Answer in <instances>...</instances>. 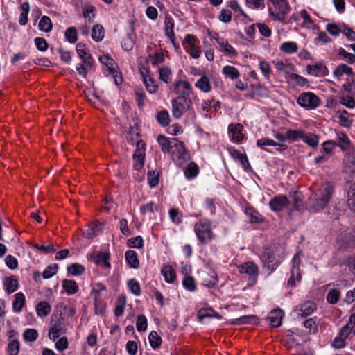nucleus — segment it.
<instances>
[{
	"mask_svg": "<svg viewBox=\"0 0 355 355\" xmlns=\"http://www.w3.org/2000/svg\"><path fill=\"white\" fill-rule=\"evenodd\" d=\"M333 193V187L327 183L322 184L307 200V205L313 211L323 209Z\"/></svg>",
	"mask_w": 355,
	"mask_h": 355,
	"instance_id": "1",
	"label": "nucleus"
},
{
	"mask_svg": "<svg viewBox=\"0 0 355 355\" xmlns=\"http://www.w3.org/2000/svg\"><path fill=\"white\" fill-rule=\"evenodd\" d=\"M195 232L202 243H206L214 238L211 222L205 218L200 220L195 225Z\"/></svg>",
	"mask_w": 355,
	"mask_h": 355,
	"instance_id": "2",
	"label": "nucleus"
},
{
	"mask_svg": "<svg viewBox=\"0 0 355 355\" xmlns=\"http://www.w3.org/2000/svg\"><path fill=\"white\" fill-rule=\"evenodd\" d=\"M172 114L175 119H180L192 105L190 98L178 96L172 101Z\"/></svg>",
	"mask_w": 355,
	"mask_h": 355,
	"instance_id": "3",
	"label": "nucleus"
},
{
	"mask_svg": "<svg viewBox=\"0 0 355 355\" xmlns=\"http://www.w3.org/2000/svg\"><path fill=\"white\" fill-rule=\"evenodd\" d=\"M297 103L306 110H313L319 106L320 98L313 92H303L297 99Z\"/></svg>",
	"mask_w": 355,
	"mask_h": 355,
	"instance_id": "4",
	"label": "nucleus"
},
{
	"mask_svg": "<svg viewBox=\"0 0 355 355\" xmlns=\"http://www.w3.org/2000/svg\"><path fill=\"white\" fill-rule=\"evenodd\" d=\"M273 5L270 8V15L274 16L277 19L283 21L285 15L289 10V5L286 0H269Z\"/></svg>",
	"mask_w": 355,
	"mask_h": 355,
	"instance_id": "5",
	"label": "nucleus"
},
{
	"mask_svg": "<svg viewBox=\"0 0 355 355\" xmlns=\"http://www.w3.org/2000/svg\"><path fill=\"white\" fill-rule=\"evenodd\" d=\"M196 42H199L198 38L191 34H187L182 42L186 51L194 59H198L201 53L200 48L196 45Z\"/></svg>",
	"mask_w": 355,
	"mask_h": 355,
	"instance_id": "6",
	"label": "nucleus"
},
{
	"mask_svg": "<svg viewBox=\"0 0 355 355\" xmlns=\"http://www.w3.org/2000/svg\"><path fill=\"white\" fill-rule=\"evenodd\" d=\"M238 270L241 274L249 275L248 284L253 285L256 283L259 275L258 266L252 261L245 262L238 266Z\"/></svg>",
	"mask_w": 355,
	"mask_h": 355,
	"instance_id": "7",
	"label": "nucleus"
},
{
	"mask_svg": "<svg viewBox=\"0 0 355 355\" xmlns=\"http://www.w3.org/2000/svg\"><path fill=\"white\" fill-rule=\"evenodd\" d=\"M54 318H56V320L53 324L49 331V337L53 341L58 338L60 334H64L66 332V328L63 322L62 314H60L59 318H58L57 315H53L51 320L52 322L54 321Z\"/></svg>",
	"mask_w": 355,
	"mask_h": 355,
	"instance_id": "8",
	"label": "nucleus"
},
{
	"mask_svg": "<svg viewBox=\"0 0 355 355\" xmlns=\"http://www.w3.org/2000/svg\"><path fill=\"white\" fill-rule=\"evenodd\" d=\"M263 267L266 268L270 272L275 270L279 264V260L277 258L274 251L271 249H267L261 256Z\"/></svg>",
	"mask_w": 355,
	"mask_h": 355,
	"instance_id": "9",
	"label": "nucleus"
},
{
	"mask_svg": "<svg viewBox=\"0 0 355 355\" xmlns=\"http://www.w3.org/2000/svg\"><path fill=\"white\" fill-rule=\"evenodd\" d=\"M172 142L174 143L173 148H175L174 151H173V159L176 162H179L181 159L183 161L187 160L189 158V155L184 143L176 138H173Z\"/></svg>",
	"mask_w": 355,
	"mask_h": 355,
	"instance_id": "10",
	"label": "nucleus"
},
{
	"mask_svg": "<svg viewBox=\"0 0 355 355\" xmlns=\"http://www.w3.org/2000/svg\"><path fill=\"white\" fill-rule=\"evenodd\" d=\"M343 164V172L348 174L349 178H353L355 174V148L350 149L345 155Z\"/></svg>",
	"mask_w": 355,
	"mask_h": 355,
	"instance_id": "11",
	"label": "nucleus"
},
{
	"mask_svg": "<svg viewBox=\"0 0 355 355\" xmlns=\"http://www.w3.org/2000/svg\"><path fill=\"white\" fill-rule=\"evenodd\" d=\"M145 143L143 141H139L137 143V149L133 155V159L135 161L134 168L136 170H139L144 165V153Z\"/></svg>",
	"mask_w": 355,
	"mask_h": 355,
	"instance_id": "12",
	"label": "nucleus"
},
{
	"mask_svg": "<svg viewBox=\"0 0 355 355\" xmlns=\"http://www.w3.org/2000/svg\"><path fill=\"white\" fill-rule=\"evenodd\" d=\"M76 51L81 58L82 62L91 69L93 67L94 60L91 54L87 51L85 44L82 43L77 44Z\"/></svg>",
	"mask_w": 355,
	"mask_h": 355,
	"instance_id": "13",
	"label": "nucleus"
},
{
	"mask_svg": "<svg viewBox=\"0 0 355 355\" xmlns=\"http://www.w3.org/2000/svg\"><path fill=\"white\" fill-rule=\"evenodd\" d=\"M288 204V200L286 196L279 195L272 198L270 202V208L274 211H282Z\"/></svg>",
	"mask_w": 355,
	"mask_h": 355,
	"instance_id": "14",
	"label": "nucleus"
},
{
	"mask_svg": "<svg viewBox=\"0 0 355 355\" xmlns=\"http://www.w3.org/2000/svg\"><path fill=\"white\" fill-rule=\"evenodd\" d=\"M174 91L175 94H178V96L189 98V96L191 93L192 88L188 82L179 80L175 83Z\"/></svg>",
	"mask_w": 355,
	"mask_h": 355,
	"instance_id": "15",
	"label": "nucleus"
},
{
	"mask_svg": "<svg viewBox=\"0 0 355 355\" xmlns=\"http://www.w3.org/2000/svg\"><path fill=\"white\" fill-rule=\"evenodd\" d=\"M316 309V304L312 301H306L296 307L295 311L301 317H306L313 313Z\"/></svg>",
	"mask_w": 355,
	"mask_h": 355,
	"instance_id": "16",
	"label": "nucleus"
},
{
	"mask_svg": "<svg viewBox=\"0 0 355 355\" xmlns=\"http://www.w3.org/2000/svg\"><path fill=\"white\" fill-rule=\"evenodd\" d=\"M3 286L8 294L14 293L19 287L18 280L15 275L6 277L3 279Z\"/></svg>",
	"mask_w": 355,
	"mask_h": 355,
	"instance_id": "17",
	"label": "nucleus"
},
{
	"mask_svg": "<svg viewBox=\"0 0 355 355\" xmlns=\"http://www.w3.org/2000/svg\"><path fill=\"white\" fill-rule=\"evenodd\" d=\"M306 71L309 74L314 76H324L327 73V68L322 63L313 65H307Z\"/></svg>",
	"mask_w": 355,
	"mask_h": 355,
	"instance_id": "18",
	"label": "nucleus"
},
{
	"mask_svg": "<svg viewBox=\"0 0 355 355\" xmlns=\"http://www.w3.org/2000/svg\"><path fill=\"white\" fill-rule=\"evenodd\" d=\"M243 129V126L241 123L236 124H230L228 126V130L232 134V139L236 142H240L243 139V133L242 130Z\"/></svg>",
	"mask_w": 355,
	"mask_h": 355,
	"instance_id": "19",
	"label": "nucleus"
},
{
	"mask_svg": "<svg viewBox=\"0 0 355 355\" xmlns=\"http://www.w3.org/2000/svg\"><path fill=\"white\" fill-rule=\"evenodd\" d=\"M283 312L280 309L272 311L268 318L270 324L272 327H278L281 325Z\"/></svg>",
	"mask_w": 355,
	"mask_h": 355,
	"instance_id": "20",
	"label": "nucleus"
},
{
	"mask_svg": "<svg viewBox=\"0 0 355 355\" xmlns=\"http://www.w3.org/2000/svg\"><path fill=\"white\" fill-rule=\"evenodd\" d=\"M164 24L165 35L170 39L171 42H173V39L175 37V33L173 31L175 24L173 17L169 15H166Z\"/></svg>",
	"mask_w": 355,
	"mask_h": 355,
	"instance_id": "21",
	"label": "nucleus"
},
{
	"mask_svg": "<svg viewBox=\"0 0 355 355\" xmlns=\"http://www.w3.org/2000/svg\"><path fill=\"white\" fill-rule=\"evenodd\" d=\"M257 322L258 318L256 315H250L234 319L230 322V324L233 325H240L244 324H257Z\"/></svg>",
	"mask_w": 355,
	"mask_h": 355,
	"instance_id": "22",
	"label": "nucleus"
},
{
	"mask_svg": "<svg viewBox=\"0 0 355 355\" xmlns=\"http://www.w3.org/2000/svg\"><path fill=\"white\" fill-rule=\"evenodd\" d=\"M63 289L69 294L73 295L78 291V286L76 281L71 279H64L62 282Z\"/></svg>",
	"mask_w": 355,
	"mask_h": 355,
	"instance_id": "23",
	"label": "nucleus"
},
{
	"mask_svg": "<svg viewBox=\"0 0 355 355\" xmlns=\"http://www.w3.org/2000/svg\"><path fill=\"white\" fill-rule=\"evenodd\" d=\"M343 74H347L349 76H354L352 68L345 64H341L334 70V75L337 78L340 79Z\"/></svg>",
	"mask_w": 355,
	"mask_h": 355,
	"instance_id": "24",
	"label": "nucleus"
},
{
	"mask_svg": "<svg viewBox=\"0 0 355 355\" xmlns=\"http://www.w3.org/2000/svg\"><path fill=\"white\" fill-rule=\"evenodd\" d=\"M37 314L39 317L47 316L51 311V306L47 302H40L35 307Z\"/></svg>",
	"mask_w": 355,
	"mask_h": 355,
	"instance_id": "25",
	"label": "nucleus"
},
{
	"mask_svg": "<svg viewBox=\"0 0 355 355\" xmlns=\"http://www.w3.org/2000/svg\"><path fill=\"white\" fill-rule=\"evenodd\" d=\"M162 275L168 283H173L176 279V272L171 266H165L161 270Z\"/></svg>",
	"mask_w": 355,
	"mask_h": 355,
	"instance_id": "26",
	"label": "nucleus"
},
{
	"mask_svg": "<svg viewBox=\"0 0 355 355\" xmlns=\"http://www.w3.org/2000/svg\"><path fill=\"white\" fill-rule=\"evenodd\" d=\"M141 73L144 78V82L146 85V89L151 94L156 93L158 89V85L155 84V80L153 78L145 74L143 71H141Z\"/></svg>",
	"mask_w": 355,
	"mask_h": 355,
	"instance_id": "27",
	"label": "nucleus"
},
{
	"mask_svg": "<svg viewBox=\"0 0 355 355\" xmlns=\"http://www.w3.org/2000/svg\"><path fill=\"white\" fill-rule=\"evenodd\" d=\"M25 296L22 293H17L15 294V300L12 303V308L14 311L20 312L25 305Z\"/></svg>",
	"mask_w": 355,
	"mask_h": 355,
	"instance_id": "28",
	"label": "nucleus"
},
{
	"mask_svg": "<svg viewBox=\"0 0 355 355\" xmlns=\"http://www.w3.org/2000/svg\"><path fill=\"white\" fill-rule=\"evenodd\" d=\"M337 146H339L343 150H347L350 147V140L348 137L343 132L337 133Z\"/></svg>",
	"mask_w": 355,
	"mask_h": 355,
	"instance_id": "29",
	"label": "nucleus"
},
{
	"mask_svg": "<svg viewBox=\"0 0 355 355\" xmlns=\"http://www.w3.org/2000/svg\"><path fill=\"white\" fill-rule=\"evenodd\" d=\"M157 141L164 153H169L174 146V143L172 142V139L169 140L164 135H159L157 137Z\"/></svg>",
	"mask_w": 355,
	"mask_h": 355,
	"instance_id": "30",
	"label": "nucleus"
},
{
	"mask_svg": "<svg viewBox=\"0 0 355 355\" xmlns=\"http://www.w3.org/2000/svg\"><path fill=\"white\" fill-rule=\"evenodd\" d=\"M94 262L97 265L103 266L107 268H110V263L109 262L110 259V254L108 253H104L102 252H99L95 257H94Z\"/></svg>",
	"mask_w": 355,
	"mask_h": 355,
	"instance_id": "31",
	"label": "nucleus"
},
{
	"mask_svg": "<svg viewBox=\"0 0 355 355\" xmlns=\"http://www.w3.org/2000/svg\"><path fill=\"white\" fill-rule=\"evenodd\" d=\"M125 259L128 263L134 268L139 266V261L135 251L129 250L125 252Z\"/></svg>",
	"mask_w": 355,
	"mask_h": 355,
	"instance_id": "32",
	"label": "nucleus"
},
{
	"mask_svg": "<svg viewBox=\"0 0 355 355\" xmlns=\"http://www.w3.org/2000/svg\"><path fill=\"white\" fill-rule=\"evenodd\" d=\"M195 86L203 92H209L211 90V86L209 80L206 76H202L196 83Z\"/></svg>",
	"mask_w": 355,
	"mask_h": 355,
	"instance_id": "33",
	"label": "nucleus"
},
{
	"mask_svg": "<svg viewBox=\"0 0 355 355\" xmlns=\"http://www.w3.org/2000/svg\"><path fill=\"white\" fill-rule=\"evenodd\" d=\"M104 35L105 31L102 25L97 24L93 26L92 31V37L94 40L96 42L101 41L104 37Z\"/></svg>",
	"mask_w": 355,
	"mask_h": 355,
	"instance_id": "34",
	"label": "nucleus"
},
{
	"mask_svg": "<svg viewBox=\"0 0 355 355\" xmlns=\"http://www.w3.org/2000/svg\"><path fill=\"white\" fill-rule=\"evenodd\" d=\"M126 297L123 295H120L117 299L114 309V315L116 317H119L123 315Z\"/></svg>",
	"mask_w": 355,
	"mask_h": 355,
	"instance_id": "35",
	"label": "nucleus"
},
{
	"mask_svg": "<svg viewBox=\"0 0 355 355\" xmlns=\"http://www.w3.org/2000/svg\"><path fill=\"white\" fill-rule=\"evenodd\" d=\"M305 328L309 329V334H315L318 330V321L316 317L307 319L304 322Z\"/></svg>",
	"mask_w": 355,
	"mask_h": 355,
	"instance_id": "36",
	"label": "nucleus"
},
{
	"mask_svg": "<svg viewBox=\"0 0 355 355\" xmlns=\"http://www.w3.org/2000/svg\"><path fill=\"white\" fill-rule=\"evenodd\" d=\"M199 172L198 165L194 162H191L188 164L184 170V175L187 178L191 179L195 178Z\"/></svg>",
	"mask_w": 355,
	"mask_h": 355,
	"instance_id": "37",
	"label": "nucleus"
},
{
	"mask_svg": "<svg viewBox=\"0 0 355 355\" xmlns=\"http://www.w3.org/2000/svg\"><path fill=\"white\" fill-rule=\"evenodd\" d=\"M302 279V275L300 272V268L293 267L291 270V276L288 281V285L290 286H295V279L297 281H300Z\"/></svg>",
	"mask_w": 355,
	"mask_h": 355,
	"instance_id": "38",
	"label": "nucleus"
},
{
	"mask_svg": "<svg viewBox=\"0 0 355 355\" xmlns=\"http://www.w3.org/2000/svg\"><path fill=\"white\" fill-rule=\"evenodd\" d=\"M39 28L44 32H50L52 30V22L49 17L43 16L38 24Z\"/></svg>",
	"mask_w": 355,
	"mask_h": 355,
	"instance_id": "39",
	"label": "nucleus"
},
{
	"mask_svg": "<svg viewBox=\"0 0 355 355\" xmlns=\"http://www.w3.org/2000/svg\"><path fill=\"white\" fill-rule=\"evenodd\" d=\"M302 140L313 148H315L318 145V137L313 133L306 134L304 132Z\"/></svg>",
	"mask_w": 355,
	"mask_h": 355,
	"instance_id": "40",
	"label": "nucleus"
},
{
	"mask_svg": "<svg viewBox=\"0 0 355 355\" xmlns=\"http://www.w3.org/2000/svg\"><path fill=\"white\" fill-rule=\"evenodd\" d=\"M297 44L294 42H286L282 44L280 50L285 53H293L297 51Z\"/></svg>",
	"mask_w": 355,
	"mask_h": 355,
	"instance_id": "41",
	"label": "nucleus"
},
{
	"mask_svg": "<svg viewBox=\"0 0 355 355\" xmlns=\"http://www.w3.org/2000/svg\"><path fill=\"white\" fill-rule=\"evenodd\" d=\"M347 198V204L349 209L355 212V182L349 187Z\"/></svg>",
	"mask_w": 355,
	"mask_h": 355,
	"instance_id": "42",
	"label": "nucleus"
},
{
	"mask_svg": "<svg viewBox=\"0 0 355 355\" xmlns=\"http://www.w3.org/2000/svg\"><path fill=\"white\" fill-rule=\"evenodd\" d=\"M337 146L333 141H327L322 144L321 152L329 157L334 155V149Z\"/></svg>",
	"mask_w": 355,
	"mask_h": 355,
	"instance_id": "43",
	"label": "nucleus"
},
{
	"mask_svg": "<svg viewBox=\"0 0 355 355\" xmlns=\"http://www.w3.org/2000/svg\"><path fill=\"white\" fill-rule=\"evenodd\" d=\"M148 340L150 344V346L153 349H157L160 347L162 344V338L158 335L157 331H153L150 333L148 336Z\"/></svg>",
	"mask_w": 355,
	"mask_h": 355,
	"instance_id": "44",
	"label": "nucleus"
},
{
	"mask_svg": "<svg viewBox=\"0 0 355 355\" xmlns=\"http://www.w3.org/2000/svg\"><path fill=\"white\" fill-rule=\"evenodd\" d=\"M99 60L101 62L105 65L107 67V69L109 70L110 73H114V68H115V62L112 58H111L108 55H103L99 58Z\"/></svg>",
	"mask_w": 355,
	"mask_h": 355,
	"instance_id": "45",
	"label": "nucleus"
},
{
	"mask_svg": "<svg viewBox=\"0 0 355 355\" xmlns=\"http://www.w3.org/2000/svg\"><path fill=\"white\" fill-rule=\"evenodd\" d=\"M304 131L302 130H288L286 132L287 139L292 141L302 139V137H304Z\"/></svg>",
	"mask_w": 355,
	"mask_h": 355,
	"instance_id": "46",
	"label": "nucleus"
},
{
	"mask_svg": "<svg viewBox=\"0 0 355 355\" xmlns=\"http://www.w3.org/2000/svg\"><path fill=\"white\" fill-rule=\"evenodd\" d=\"M85 270L84 266L79 263H72L67 267V272L73 276L80 275Z\"/></svg>",
	"mask_w": 355,
	"mask_h": 355,
	"instance_id": "47",
	"label": "nucleus"
},
{
	"mask_svg": "<svg viewBox=\"0 0 355 355\" xmlns=\"http://www.w3.org/2000/svg\"><path fill=\"white\" fill-rule=\"evenodd\" d=\"M223 73L231 79H236L239 77V72L236 68L232 66L227 65L223 67Z\"/></svg>",
	"mask_w": 355,
	"mask_h": 355,
	"instance_id": "48",
	"label": "nucleus"
},
{
	"mask_svg": "<svg viewBox=\"0 0 355 355\" xmlns=\"http://www.w3.org/2000/svg\"><path fill=\"white\" fill-rule=\"evenodd\" d=\"M156 118L158 123L164 127L167 126L169 124L170 116L168 112L166 110H162L159 112Z\"/></svg>",
	"mask_w": 355,
	"mask_h": 355,
	"instance_id": "49",
	"label": "nucleus"
},
{
	"mask_svg": "<svg viewBox=\"0 0 355 355\" xmlns=\"http://www.w3.org/2000/svg\"><path fill=\"white\" fill-rule=\"evenodd\" d=\"M66 40L72 44H74L78 40V33L76 28L73 26L68 28L65 31Z\"/></svg>",
	"mask_w": 355,
	"mask_h": 355,
	"instance_id": "50",
	"label": "nucleus"
},
{
	"mask_svg": "<svg viewBox=\"0 0 355 355\" xmlns=\"http://www.w3.org/2000/svg\"><path fill=\"white\" fill-rule=\"evenodd\" d=\"M340 297V292L337 289H331L327 295V300L331 304H336Z\"/></svg>",
	"mask_w": 355,
	"mask_h": 355,
	"instance_id": "51",
	"label": "nucleus"
},
{
	"mask_svg": "<svg viewBox=\"0 0 355 355\" xmlns=\"http://www.w3.org/2000/svg\"><path fill=\"white\" fill-rule=\"evenodd\" d=\"M338 55L342 57L347 63L354 64L355 63V55L351 53L347 52L343 48H339L338 51Z\"/></svg>",
	"mask_w": 355,
	"mask_h": 355,
	"instance_id": "52",
	"label": "nucleus"
},
{
	"mask_svg": "<svg viewBox=\"0 0 355 355\" xmlns=\"http://www.w3.org/2000/svg\"><path fill=\"white\" fill-rule=\"evenodd\" d=\"M159 78L166 83H169L171 81V71L168 67H164L159 69Z\"/></svg>",
	"mask_w": 355,
	"mask_h": 355,
	"instance_id": "53",
	"label": "nucleus"
},
{
	"mask_svg": "<svg viewBox=\"0 0 355 355\" xmlns=\"http://www.w3.org/2000/svg\"><path fill=\"white\" fill-rule=\"evenodd\" d=\"M24 339L27 342L35 341L38 337V333L35 329H27L23 334Z\"/></svg>",
	"mask_w": 355,
	"mask_h": 355,
	"instance_id": "54",
	"label": "nucleus"
},
{
	"mask_svg": "<svg viewBox=\"0 0 355 355\" xmlns=\"http://www.w3.org/2000/svg\"><path fill=\"white\" fill-rule=\"evenodd\" d=\"M182 284L189 291H193L196 288L195 279L191 276H185Z\"/></svg>",
	"mask_w": 355,
	"mask_h": 355,
	"instance_id": "55",
	"label": "nucleus"
},
{
	"mask_svg": "<svg viewBox=\"0 0 355 355\" xmlns=\"http://www.w3.org/2000/svg\"><path fill=\"white\" fill-rule=\"evenodd\" d=\"M127 244L130 248H141L144 245V241L141 236H137L136 237L129 239Z\"/></svg>",
	"mask_w": 355,
	"mask_h": 355,
	"instance_id": "56",
	"label": "nucleus"
},
{
	"mask_svg": "<svg viewBox=\"0 0 355 355\" xmlns=\"http://www.w3.org/2000/svg\"><path fill=\"white\" fill-rule=\"evenodd\" d=\"M214 315L218 318H220V316L218 315V313H215L214 310L211 309H202L199 310L198 313V316L200 320L206 317H212Z\"/></svg>",
	"mask_w": 355,
	"mask_h": 355,
	"instance_id": "57",
	"label": "nucleus"
},
{
	"mask_svg": "<svg viewBox=\"0 0 355 355\" xmlns=\"http://www.w3.org/2000/svg\"><path fill=\"white\" fill-rule=\"evenodd\" d=\"M58 270V266L56 263L49 266L43 272L42 277L44 279H49L53 277Z\"/></svg>",
	"mask_w": 355,
	"mask_h": 355,
	"instance_id": "58",
	"label": "nucleus"
},
{
	"mask_svg": "<svg viewBox=\"0 0 355 355\" xmlns=\"http://www.w3.org/2000/svg\"><path fill=\"white\" fill-rule=\"evenodd\" d=\"M136 327L137 331H144L147 329V319L144 315H139L136 320Z\"/></svg>",
	"mask_w": 355,
	"mask_h": 355,
	"instance_id": "59",
	"label": "nucleus"
},
{
	"mask_svg": "<svg viewBox=\"0 0 355 355\" xmlns=\"http://www.w3.org/2000/svg\"><path fill=\"white\" fill-rule=\"evenodd\" d=\"M128 286L131 292L135 295H139L141 293V288L139 283L135 279H131L128 282Z\"/></svg>",
	"mask_w": 355,
	"mask_h": 355,
	"instance_id": "60",
	"label": "nucleus"
},
{
	"mask_svg": "<svg viewBox=\"0 0 355 355\" xmlns=\"http://www.w3.org/2000/svg\"><path fill=\"white\" fill-rule=\"evenodd\" d=\"M19 350V343L17 340H12L8 343V352L9 355H17Z\"/></svg>",
	"mask_w": 355,
	"mask_h": 355,
	"instance_id": "61",
	"label": "nucleus"
},
{
	"mask_svg": "<svg viewBox=\"0 0 355 355\" xmlns=\"http://www.w3.org/2000/svg\"><path fill=\"white\" fill-rule=\"evenodd\" d=\"M135 94L137 102V105L139 107H142L144 105V101L146 99V94L143 89L141 88H137L135 90Z\"/></svg>",
	"mask_w": 355,
	"mask_h": 355,
	"instance_id": "62",
	"label": "nucleus"
},
{
	"mask_svg": "<svg viewBox=\"0 0 355 355\" xmlns=\"http://www.w3.org/2000/svg\"><path fill=\"white\" fill-rule=\"evenodd\" d=\"M169 216L171 220L175 224H180L182 223V215L179 212L178 209L171 208L169 210Z\"/></svg>",
	"mask_w": 355,
	"mask_h": 355,
	"instance_id": "63",
	"label": "nucleus"
},
{
	"mask_svg": "<svg viewBox=\"0 0 355 355\" xmlns=\"http://www.w3.org/2000/svg\"><path fill=\"white\" fill-rule=\"evenodd\" d=\"M345 242L347 246L355 248V228L349 231L346 234Z\"/></svg>",
	"mask_w": 355,
	"mask_h": 355,
	"instance_id": "64",
	"label": "nucleus"
}]
</instances>
